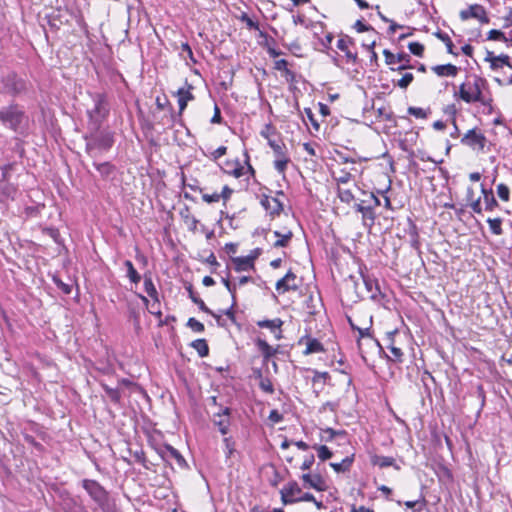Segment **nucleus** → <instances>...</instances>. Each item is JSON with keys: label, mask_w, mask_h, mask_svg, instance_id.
Here are the masks:
<instances>
[{"label": "nucleus", "mask_w": 512, "mask_h": 512, "mask_svg": "<svg viewBox=\"0 0 512 512\" xmlns=\"http://www.w3.org/2000/svg\"><path fill=\"white\" fill-rule=\"evenodd\" d=\"M472 79V82L462 83L454 96L468 104L480 103L487 108V113L491 114L493 112V98L487 80L478 75H473Z\"/></svg>", "instance_id": "nucleus-1"}, {"label": "nucleus", "mask_w": 512, "mask_h": 512, "mask_svg": "<svg viewBox=\"0 0 512 512\" xmlns=\"http://www.w3.org/2000/svg\"><path fill=\"white\" fill-rule=\"evenodd\" d=\"M260 135L273 151L275 157L274 168L278 173L284 174L291 159L281 133L276 127L266 124L261 130Z\"/></svg>", "instance_id": "nucleus-2"}, {"label": "nucleus", "mask_w": 512, "mask_h": 512, "mask_svg": "<svg viewBox=\"0 0 512 512\" xmlns=\"http://www.w3.org/2000/svg\"><path fill=\"white\" fill-rule=\"evenodd\" d=\"M282 325L283 321L280 318L258 321V328L268 332L258 331V350L263 355L265 361H268L278 352L279 345L273 347L268 344V341H279L283 337Z\"/></svg>", "instance_id": "nucleus-3"}, {"label": "nucleus", "mask_w": 512, "mask_h": 512, "mask_svg": "<svg viewBox=\"0 0 512 512\" xmlns=\"http://www.w3.org/2000/svg\"><path fill=\"white\" fill-rule=\"evenodd\" d=\"M0 123L16 134L23 135L28 129V116L18 104L0 108Z\"/></svg>", "instance_id": "nucleus-4"}, {"label": "nucleus", "mask_w": 512, "mask_h": 512, "mask_svg": "<svg viewBox=\"0 0 512 512\" xmlns=\"http://www.w3.org/2000/svg\"><path fill=\"white\" fill-rule=\"evenodd\" d=\"M90 134H86L84 139L86 141V152L91 157H96L98 154L108 151L114 143V139L111 133L101 132L97 133L98 130H94L92 126Z\"/></svg>", "instance_id": "nucleus-5"}, {"label": "nucleus", "mask_w": 512, "mask_h": 512, "mask_svg": "<svg viewBox=\"0 0 512 512\" xmlns=\"http://www.w3.org/2000/svg\"><path fill=\"white\" fill-rule=\"evenodd\" d=\"M367 199L361 200L354 205V209L362 214V223L365 227L371 228L376 219L374 209L380 205L379 198L374 193H369Z\"/></svg>", "instance_id": "nucleus-6"}, {"label": "nucleus", "mask_w": 512, "mask_h": 512, "mask_svg": "<svg viewBox=\"0 0 512 512\" xmlns=\"http://www.w3.org/2000/svg\"><path fill=\"white\" fill-rule=\"evenodd\" d=\"M92 98L94 107L87 112L89 116V126H92L94 130H98L101 120L108 114L106 96L102 93H96Z\"/></svg>", "instance_id": "nucleus-7"}, {"label": "nucleus", "mask_w": 512, "mask_h": 512, "mask_svg": "<svg viewBox=\"0 0 512 512\" xmlns=\"http://www.w3.org/2000/svg\"><path fill=\"white\" fill-rule=\"evenodd\" d=\"M461 144L474 151H483L488 140L481 129L475 127L468 130L460 140Z\"/></svg>", "instance_id": "nucleus-8"}, {"label": "nucleus", "mask_w": 512, "mask_h": 512, "mask_svg": "<svg viewBox=\"0 0 512 512\" xmlns=\"http://www.w3.org/2000/svg\"><path fill=\"white\" fill-rule=\"evenodd\" d=\"M82 487L99 506H104L107 503L108 493L97 481L84 479L82 480Z\"/></svg>", "instance_id": "nucleus-9"}, {"label": "nucleus", "mask_w": 512, "mask_h": 512, "mask_svg": "<svg viewBox=\"0 0 512 512\" xmlns=\"http://www.w3.org/2000/svg\"><path fill=\"white\" fill-rule=\"evenodd\" d=\"M2 91L16 96L26 90V82L15 73H8L1 79Z\"/></svg>", "instance_id": "nucleus-10"}, {"label": "nucleus", "mask_w": 512, "mask_h": 512, "mask_svg": "<svg viewBox=\"0 0 512 512\" xmlns=\"http://www.w3.org/2000/svg\"><path fill=\"white\" fill-rule=\"evenodd\" d=\"M360 273L365 288V292L360 293L361 298H370L372 300H377L378 297L381 296V291L377 280L371 277L369 274L363 273L362 271Z\"/></svg>", "instance_id": "nucleus-11"}, {"label": "nucleus", "mask_w": 512, "mask_h": 512, "mask_svg": "<svg viewBox=\"0 0 512 512\" xmlns=\"http://www.w3.org/2000/svg\"><path fill=\"white\" fill-rule=\"evenodd\" d=\"M260 204L270 216L279 215L283 210L282 202L277 197L268 195L265 192H262L260 196Z\"/></svg>", "instance_id": "nucleus-12"}, {"label": "nucleus", "mask_w": 512, "mask_h": 512, "mask_svg": "<svg viewBox=\"0 0 512 512\" xmlns=\"http://www.w3.org/2000/svg\"><path fill=\"white\" fill-rule=\"evenodd\" d=\"M246 166H243L238 161L227 160L221 167L223 171L227 174H231L236 178H239L246 174V172H250L254 174L253 167L248 163V160H245Z\"/></svg>", "instance_id": "nucleus-13"}, {"label": "nucleus", "mask_w": 512, "mask_h": 512, "mask_svg": "<svg viewBox=\"0 0 512 512\" xmlns=\"http://www.w3.org/2000/svg\"><path fill=\"white\" fill-rule=\"evenodd\" d=\"M283 504H292L298 502L302 490L297 482L292 481L286 484L280 491Z\"/></svg>", "instance_id": "nucleus-14"}, {"label": "nucleus", "mask_w": 512, "mask_h": 512, "mask_svg": "<svg viewBox=\"0 0 512 512\" xmlns=\"http://www.w3.org/2000/svg\"><path fill=\"white\" fill-rule=\"evenodd\" d=\"M460 18L463 21H466L469 18H475L478 19L481 23H489V18L487 16L486 10L480 4L470 5L468 9L462 10L460 12Z\"/></svg>", "instance_id": "nucleus-15"}, {"label": "nucleus", "mask_w": 512, "mask_h": 512, "mask_svg": "<svg viewBox=\"0 0 512 512\" xmlns=\"http://www.w3.org/2000/svg\"><path fill=\"white\" fill-rule=\"evenodd\" d=\"M192 89L193 86L186 81L185 86L179 88L176 92L179 104V117H181L183 111L186 109L188 102L194 99V95L191 92Z\"/></svg>", "instance_id": "nucleus-16"}, {"label": "nucleus", "mask_w": 512, "mask_h": 512, "mask_svg": "<svg viewBox=\"0 0 512 512\" xmlns=\"http://www.w3.org/2000/svg\"><path fill=\"white\" fill-rule=\"evenodd\" d=\"M256 259V250H252L249 255L244 257H232L234 269L238 272L248 271L254 268Z\"/></svg>", "instance_id": "nucleus-17"}, {"label": "nucleus", "mask_w": 512, "mask_h": 512, "mask_svg": "<svg viewBox=\"0 0 512 512\" xmlns=\"http://www.w3.org/2000/svg\"><path fill=\"white\" fill-rule=\"evenodd\" d=\"M296 275L292 271H288L284 277L276 282V290L279 293H284L289 290H296L298 288L295 283Z\"/></svg>", "instance_id": "nucleus-18"}, {"label": "nucleus", "mask_w": 512, "mask_h": 512, "mask_svg": "<svg viewBox=\"0 0 512 512\" xmlns=\"http://www.w3.org/2000/svg\"><path fill=\"white\" fill-rule=\"evenodd\" d=\"M485 61L490 62L492 70H497L501 68L503 65L511 67L509 56L505 54L495 56L493 52L487 51Z\"/></svg>", "instance_id": "nucleus-19"}, {"label": "nucleus", "mask_w": 512, "mask_h": 512, "mask_svg": "<svg viewBox=\"0 0 512 512\" xmlns=\"http://www.w3.org/2000/svg\"><path fill=\"white\" fill-rule=\"evenodd\" d=\"M431 70L439 77H455L459 68L453 64L435 65Z\"/></svg>", "instance_id": "nucleus-20"}, {"label": "nucleus", "mask_w": 512, "mask_h": 512, "mask_svg": "<svg viewBox=\"0 0 512 512\" xmlns=\"http://www.w3.org/2000/svg\"><path fill=\"white\" fill-rule=\"evenodd\" d=\"M162 457L166 460L173 459L179 467H185L186 461L181 453L171 445H166L163 450Z\"/></svg>", "instance_id": "nucleus-21"}, {"label": "nucleus", "mask_w": 512, "mask_h": 512, "mask_svg": "<svg viewBox=\"0 0 512 512\" xmlns=\"http://www.w3.org/2000/svg\"><path fill=\"white\" fill-rule=\"evenodd\" d=\"M258 43L260 45L265 46L267 48V52L273 58H275L281 54V52L276 50V48L274 47V40L272 38L269 39L267 34L260 31L259 29H258Z\"/></svg>", "instance_id": "nucleus-22"}, {"label": "nucleus", "mask_w": 512, "mask_h": 512, "mask_svg": "<svg viewBox=\"0 0 512 512\" xmlns=\"http://www.w3.org/2000/svg\"><path fill=\"white\" fill-rule=\"evenodd\" d=\"M304 340H306V349L303 352L305 355L324 352V346L318 339L303 337L300 339L299 343H302Z\"/></svg>", "instance_id": "nucleus-23"}, {"label": "nucleus", "mask_w": 512, "mask_h": 512, "mask_svg": "<svg viewBox=\"0 0 512 512\" xmlns=\"http://www.w3.org/2000/svg\"><path fill=\"white\" fill-rule=\"evenodd\" d=\"M481 193L483 195V200L485 204L486 211H493L496 207L499 206L498 201L496 200L493 190L485 188V186L481 185Z\"/></svg>", "instance_id": "nucleus-24"}, {"label": "nucleus", "mask_w": 512, "mask_h": 512, "mask_svg": "<svg viewBox=\"0 0 512 512\" xmlns=\"http://www.w3.org/2000/svg\"><path fill=\"white\" fill-rule=\"evenodd\" d=\"M302 480L305 484H308L311 488L316 489L317 491H323L324 490V481L319 474L310 475V474H303Z\"/></svg>", "instance_id": "nucleus-25"}, {"label": "nucleus", "mask_w": 512, "mask_h": 512, "mask_svg": "<svg viewBox=\"0 0 512 512\" xmlns=\"http://www.w3.org/2000/svg\"><path fill=\"white\" fill-rule=\"evenodd\" d=\"M228 414H229V409L225 408L223 410L222 414L218 413L217 415L214 416V423H215V425L218 426L219 431L223 435H225L228 431V425H229Z\"/></svg>", "instance_id": "nucleus-26"}, {"label": "nucleus", "mask_w": 512, "mask_h": 512, "mask_svg": "<svg viewBox=\"0 0 512 512\" xmlns=\"http://www.w3.org/2000/svg\"><path fill=\"white\" fill-rule=\"evenodd\" d=\"M371 463L372 465L379 466L380 468L394 466L396 469H399V466L395 465V459L390 456L373 455L371 457Z\"/></svg>", "instance_id": "nucleus-27"}, {"label": "nucleus", "mask_w": 512, "mask_h": 512, "mask_svg": "<svg viewBox=\"0 0 512 512\" xmlns=\"http://www.w3.org/2000/svg\"><path fill=\"white\" fill-rule=\"evenodd\" d=\"M352 39L349 38V37H346V38H340L338 41H337V48L339 50H341L342 52L345 53L346 57L349 59V60H352V61H355L356 58H357V55L355 53H352L350 50H349V45L352 44Z\"/></svg>", "instance_id": "nucleus-28"}, {"label": "nucleus", "mask_w": 512, "mask_h": 512, "mask_svg": "<svg viewBox=\"0 0 512 512\" xmlns=\"http://www.w3.org/2000/svg\"><path fill=\"white\" fill-rule=\"evenodd\" d=\"M354 462V455L345 457L339 463H330V466L337 473H344L350 470L352 464Z\"/></svg>", "instance_id": "nucleus-29"}, {"label": "nucleus", "mask_w": 512, "mask_h": 512, "mask_svg": "<svg viewBox=\"0 0 512 512\" xmlns=\"http://www.w3.org/2000/svg\"><path fill=\"white\" fill-rule=\"evenodd\" d=\"M0 194L3 197V200L14 199L17 194V187L9 183V181L3 182L0 184Z\"/></svg>", "instance_id": "nucleus-30"}, {"label": "nucleus", "mask_w": 512, "mask_h": 512, "mask_svg": "<svg viewBox=\"0 0 512 512\" xmlns=\"http://www.w3.org/2000/svg\"><path fill=\"white\" fill-rule=\"evenodd\" d=\"M370 329H371L370 327H366V328L358 327V329L355 330L359 333V337L357 339V345H358V349L360 351H362V339H368L370 342H374L378 347L381 348L379 342L376 339H373V337L370 333Z\"/></svg>", "instance_id": "nucleus-31"}, {"label": "nucleus", "mask_w": 512, "mask_h": 512, "mask_svg": "<svg viewBox=\"0 0 512 512\" xmlns=\"http://www.w3.org/2000/svg\"><path fill=\"white\" fill-rule=\"evenodd\" d=\"M191 346L198 352L200 357H206L209 354V347L205 339H196Z\"/></svg>", "instance_id": "nucleus-32"}, {"label": "nucleus", "mask_w": 512, "mask_h": 512, "mask_svg": "<svg viewBox=\"0 0 512 512\" xmlns=\"http://www.w3.org/2000/svg\"><path fill=\"white\" fill-rule=\"evenodd\" d=\"M144 289L152 299H158L157 289L152 281L151 276L149 275H144Z\"/></svg>", "instance_id": "nucleus-33"}, {"label": "nucleus", "mask_w": 512, "mask_h": 512, "mask_svg": "<svg viewBox=\"0 0 512 512\" xmlns=\"http://www.w3.org/2000/svg\"><path fill=\"white\" fill-rule=\"evenodd\" d=\"M124 265L127 268V276L129 277L130 281L135 284L139 283L141 280V276L134 268L133 263L130 260H126L124 262Z\"/></svg>", "instance_id": "nucleus-34"}, {"label": "nucleus", "mask_w": 512, "mask_h": 512, "mask_svg": "<svg viewBox=\"0 0 512 512\" xmlns=\"http://www.w3.org/2000/svg\"><path fill=\"white\" fill-rule=\"evenodd\" d=\"M103 390L105 391L106 395L108 396V398L113 402V403H119L120 400H121V394H120V391L119 389L117 388H111L110 386H108L107 384H104L102 383L101 384Z\"/></svg>", "instance_id": "nucleus-35"}, {"label": "nucleus", "mask_w": 512, "mask_h": 512, "mask_svg": "<svg viewBox=\"0 0 512 512\" xmlns=\"http://www.w3.org/2000/svg\"><path fill=\"white\" fill-rule=\"evenodd\" d=\"M435 36L438 39H440L442 42H444L448 53L453 54V55H458V53L454 52V44L448 34L442 32V31H438L435 33Z\"/></svg>", "instance_id": "nucleus-36"}, {"label": "nucleus", "mask_w": 512, "mask_h": 512, "mask_svg": "<svg viewBox=\"0 0 512 512\" xmlns=\"http://www.w3.org/2000/svg\"><path fill=\"white\" fill-rule=\"evenodd\" d=\"M93 165L97 169V171L101 174V176H103V177H108L114 171V166L109 162H103V163L94 162Z\"/></svg>", "instance_id": "nucleus-37"}, {"label": "nucleus", "mask_w": 512, "mask_h": 512, "mask_svg": "<svg viewBox=\"0 0 512 512\" xmlns=\"http://www.w3.org/2000/svg\"><path fill=\"white\" fill-rule=\"evenodd\" d=\"M313 449L317 451V456L321 461H326L333 456L331 450L325 445H314Z\"/></svg>", "instance_id": "nucleus-38"}, {"label": "nucleus", "mask_w": 512, "mask_h": 512, "mask_svg": "<svg viewBox=\"0 0 512 512\" xmlns=\"http://www.w3.org/2000/svg\"><path fill=\"white\" fill-rule=\"evenodd\" d=\"M337 195L341 202L349 204L354 200V195L350 189H345L340 186L337 188Z\"/></svg>", "instance_id": "nucleus-39"}, {"label": "nucleus", "mask_w": 512, "mask_h": 512, "mask_svg": "<svg viewBox=\"0 0 512 512\" xmlns=\"http://www.w3.org/2000/svg\"><path fill=\"white\" fill-rule=\"evenodd\" d=\"M487 223L489 224L490 230L494 235H501L502 230V219L501 218H488Z\"/></svg>", "instance_id": "nucleus-40"}, {"label": "nucleus", "mask_w": 512, "mask_h": 512, "mask_svg": "<svg viewBox=\"0 0 512 512\" xmlns=\"http://www.w3.org/2000/svg\"><path fill=\"white\" fill-rule=\"evenodd\" d=\"M274 235L279 238L277 239L274 243H273V246L274 247H286L289 243V241L291 240L292 238V233L291 232H288L287 234H280L278 231H275L274 232Z\"/></svg>", "instance_id": "nucleus-41"}, {"label": "nucleus", "mask_w": 512, "mask_h": 512, "mask_svg": "<svg viewBox=\"0 0 512 512\" xmlns=\"http://www.w3.org/2000/svg\"><path fill=\"white\" fill-rule=\"evenodd\" d=\"M497 195L503 201H508L510 197V189L506 184L500 183L497 185Z\"/></svg>", "instance_id": "nucleus-42"}, {"label": "nucleus", "mask_w": 512, "mask_h": 512, "mask_svg": "<svg viewBox=\"0 0 512 512\" xmlns=\"http://www.w3.org/2000/svg\"><path fill=\"white\" fill-rule=\"evenodd\" d=\"M187 326L197 333H202L204 331V325L193 317L188 319Z\"/></svg>", "instance_id": "nucleus-43"}, {"label": "nucleus", "mask_w": 512, "mask_h": 512, "mask_svg": "<svg viewBox=\"0 0 512 512\" xmlns=\"http://www.w3.org/2000/svg\"><path fill=\"white\" fill-rule=\"evenodd\" d=\"M377 116L385 119L386 121H392L394 119L393 112L382 106L376 110Z\"/></svg>", "instance_id": "nucleus-44"}, {"label": "nucleus", "mask_w": 512, "mask_h": 512, "mask_svg": "<svg viewBox=\"0 0 512 512\" xmlns=\"http://www.w3.org/2000/svg\"><path fill=\"white\" fill-rule=\"evenodd\" d=\"M409 51L416 55L421 57L424 53V46L419 42H411L408 45Z\"/></svg>", "instance_id": "nucleus-45"}, {"label": "nucleus", "mask_w": 512, "mask_h": 512, "mask_svg": "<svg viewBox=\"0 0 512 512\" xmlns=\"http://www.w3.org/2000/svg\"><path fill=\"white\" fill-rule=\"evenodd\" d=\"M235 304H236V302H235V298H234V299H232V304L229 308L220 309L219 312H221L223 315H226L231 320L232 323L237 324L235 313H234Z\"/></svg>", "instance_id": "nucleus-46"}, {"label": "nucleus", "mask_w": 512, "mask_h": 512, "mask_svg": "<svg viewBox=\"0 0 512 512\" xmlns=\"http://www.w3.org/2000/svg\"><path fill=\"white\" fill-rule=\"evenodd\" d=\"M414 76L412 73H405L400 80H398L397 85L402 88L406 89L413 81Z\"/></svg>", "instance_id": "nucleus-47"}, {"label": "nucleus", "mask_w": 512, "mask_h": 512, "mask_svg": "<svg viewBox=\"0 0 512 512\" xmlns=\"http://www.w3.org/2000/svg\"><path fill=\"white\" fill-rule=\"evenodd\" d=\"M408 113L416 118L425 119L427 118V112L420 107H409Z\"/></svg>", "instance_id": "nucleus-48"}, {"label": "nucleus", "mask_w": 512, "mask_h": 512, "mask_svg": "<svg viewBox=\"0 0 512 512\" xmlns=\"http://www.w3.org/2000/svg\"><path fill=\"white\" fill-rule=\"evenodd\" d=\"M388 349L390 350L391 354H392V358L391 360L395 361V362H401L402 361V356H403V352L400 348L394 346L393 344H390L388 346Z\"/></svg>", "instance_id": "nucleus-49"}, {"label": "nucleus", "mask_w": 512, "mask_h": 512, "mask_svg": "<svg viewBox=\"0 0 512 512\" xmlns=\"http://www.w3.org/2000/svg\"><path fill=\"white\" fill-rule=\"evenodd\" d=\"M351 178H352L351 173L348 171H345V170H341L339 176H334V179L336 180L338 185L348 183L351 180Z\"/></svg>", "instance_id": "nucleus-50"}, {"label": "nucleus", "mask_w": 512, "mask_h": 512, "mask_svg": "<svg viewBox=\"0 0 512 512\" xmlns=\"http://www.w3.org/2000/svg\"><path fill=\"white\" fill-rule=\"evenodd\" d=\"M488 39L489 40H499V41H507L508 40L502 31L496 30V29H492L489 31Z\"/></svg>", "instance_id": "nucleus-51"}, {"label": "nucleus", "mask_w": 512, "mask_h": 512, "mask_svg": "<svg viewBox=\"0 0 512 512\" xmlns=\"http://www.w3.org/2000/svg\"><path fill=\"white\" fill-rule=\"evenodd\" d=\"M259 386L266 393L272 394L274 392L273 383L268 378L261 379Z\"/></svg>", "instance_id": "nucleus-52"}, {"label": "nucleus", "mask_w": 512, "mask_h": 512, "mask_svg": "<svg viewBox=\"0 0 512 512\" xmlns=\"http://www.w3.org/2000/svg\"><path fill=\"white\" fill-rule=\"evenodd\" d=\"M14 168V164L10 163V164H6V165H3L1 167V179H2V182H6V181H9L10 179V172L13 170Z\"/></svg>", "instance_id": "nucleus-53"}, {"label": "nucleus", "mask_w": 512, "mask_h": 512, "mask_svg": "<svg viewBox=\"0 0 512 512\" xmlns=\"http://www.w3.org/2000/svg\"><path fill=\"white\" fill-rule=\"evenodd\" d=\"M312 372L314 373V376L312 378V382L314 384L320 380H323V382L325 383L326 380L330 378V375L328 372H319L317 370H312Z\"/></svg>", "instance_id": "nucleus-54"}, {"label": "nucleus", "mask_w": 512, "mask_h": 512, "mask_svg": "<svg viewBox=\"0 0 512 512\" xmlns=\"http://www.w3.org/2000/svg\"><path fill=\"white\" fill-rule=\"evenodd\" d=\"M476 394H477L478 399L480 400V408H479V412H480L483 409V407L485 406V399H486L485 390L482 385L477 386Z\"/></svg>", "instance_id": "nucleus-55"}, {"label": "nucleus", "mask_w": 512, "mask_h": 512, "mask_svg": "<svg viewBox=\"0 0 512 512\" xmlns=\"http://www.w3.org/2000/svg\"><path fill=\"white\" fill-rule=\"evenodd\" d=\"M468 205L470 206L472 211L476 214H481L483 211L482 207H481V198L480 197L468 202Z\"/></svg>", "instance_id": "nucleus-56"}, {"label": "nucleus", "mask_w": 512, "mask_h": 512, "mask_svg": "<svg viewBox=\"0 0 512 512\" xmlns=\"http://www.w3.org/2000/svg\"><path fill=\"white\" fill-rule=\"evenodd\" d=\"M304 113L307 117V119L310 121V123L312 124V126L318 130L319 129V124L317 122V120L315 119V116H314V113L312 112L311 108H305L304 109Z\"/></svg>", "instance_id": "nucleus-57"}, {"label": "nucleus", "mask_w": 512, "mask_h": 512, "mask_svg": "<svg viewBox=\"0 0 512 512\" xmlns=\"http://www.w3.org/2000/svg\"><path fill=\"white\" fill-rule=\"evenodd\" d=\"M354 28L359 33L374 30L372 26L364 24L362 20H357L354 24Z\"/></svg>", "instance_id": "nucleus-58"}, {"label": "nucleus", "mask_w": 512, "mask_h": 512, "mask_svg": "<svg viewBox=\"0 0 512 512\" xmlns=\"http://www.w3.org/2000/svg\"><path fill=\"white\" fill-rule=\"evenodd\" d=\"M193 303L198 305L199 309L207 314H212V310L209 309L204 301L199 297H193Z\"/></svg>", "instance_id": "nucleus-59"}, {"label": "nucleus", "mask_w": 512, "mask_h": 512, "mask_svg": "<svg viewBox=\"0 0 512 512\" xmlns=\"http://www.w3.org/2000/svg\"><path fill=\"white\" fill-rule=\"evenodd\" d=\"M314 461H315L314 455H313V454H310V455H308V456L304 459V461H303V463H302V465H301V467H300V468H301L302 470H309V469L312 467V465L314 464Z\"/></svg>", "instance_id": "nucleus-60"}, {"label": "nucleus", "mask_w": 512, "mask_h": 512, "mask_svg": "<svg viewBox=\"0 0 512 512\" xmlns=\"http://www.w3.org/2000/svg\"><path fill=\"white\" fill-rule=\"evenodd\" d=\"M383 55L385 57V62L387 65H393L396 63V56L388 49H385L383 51Z\"/></svg>", "instance_id": "nucleus-61"}, {"label": "nucleus", "mask_w": 512, "mask_h": 512, "mask_svg": "<svg viewBox=\"0 0 512 512\" xmlns=\"http://www.w3.org/2000/svg\"><path fill=\"white\" fill-rule=\"evenodd\" d=\"M323 432L327 435L324 440L327 442L332 441L336 435L340 434V431H336L333 428H326L323 430Z\"/></svg>", "instance_id": "nucleus-62"}, {"label": "nucleus", "mask_w": 512, "mask_h": 512, "mask_svg": "<svg viewBox=\"0 0 512 512\" xmlns=\"http://www.w3.org/2000/svg\"><path fill=\"white\" fill-rule=\"evenodd\" d=\"M269 420L272 423H279L283 420V415L278 412V410L274 409L269 414Z\"/></svg>", "instance_id": "nucleus-63"}, {"label": "nucleus", "mask_w": 512, "mask_h": 512, "mask_svg": "<svg viewBox=\"0 0 512 512\" xmlns=\"http://www.w3.org/2000/svg\"><path fill=\"white\" fill-rule=\"evenodd\" d=\"M202 199L207 203H214L218 202L220 200V194L213 193V194H203Z\"/></svg>", "instance_id": "nucleus-64"}]
</instances>
